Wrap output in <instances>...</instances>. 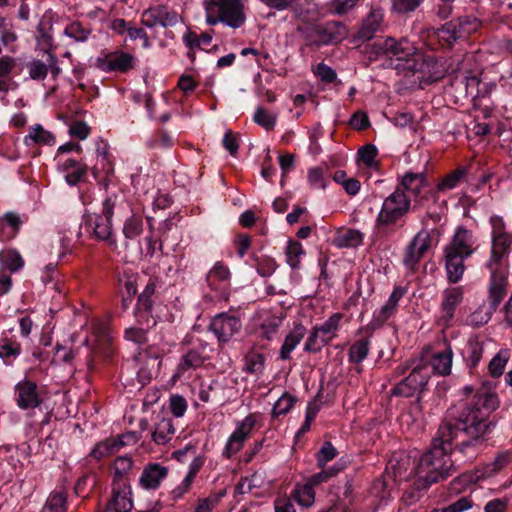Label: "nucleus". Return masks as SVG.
Masks as SVG:
<instances>
[{
  "label": "nucleus",
  "instance_id": "obj_26",
  "mask_svg": "<svg viewBox=\"0 0 512 512\" xmlns=\"http://www.w3.org/2000/svg\"><path fill=\"white\" fill-rule=\"evenodd\" d=\"M452 357L450 349L436 353L430 361L433 371L439 375H448L452 368Z\"/></svg>",
  "mask_w": 512,
  "mask_h": 512
},
{
  "label": "nucleus",
  "instance_id": "obj_4",
  "mask_svg": "<svg viewBox=\"0 0 512 512\" xmlns=\"http://www.w3.org/2000/svg\"><path fill=\"white\" fill-rule=\"evenodd\" d=\"M452 428L465 433L471 438L470 441H463L459 447L461 453L466 454L467 450L474 447L475 441L483 438L489 431L491 423L488 420L487 413L479 407H467L463 410L456 425Z\"/></svg>",
  "mask_w": 512,
  "mask_h": 512
},
{
  "label": "nucleus",
  "instance_id": "obj_2",
  "mask_svg": "<svg viewBox=\"0 0 512 512\" xmlns=\"http://www.w3.org/2000/svg\"><path fill=\"white\" fill-rule=\"evenodd\" d=\"M511 243L512 234L510 233L492 237L491 255L486 262V267L490 271L489 305H484L479 310V313L483 312L488 319L492 317L493 311L497 309L507 294L508 271L505 259Z\"/></svg>",
  "mask_w": 512,
  "mask_h": 512
},
{
  "label": "nucleus",
  "instance_id": "obj_17",
  "mask_svg": "<svg viewBox=\"0 0 512 512\" xmlns=\"http://www.w3.org/2000/svg\"><path fill=\"white\" fill-rule=\"evenodd\" d=\"M512 463V450L501 451L490 462L477 470L478 479H488L502 472Z\"/></svg>",
  "mask_w": 512,
  "mask_h": 512
},
{
  "label": "nucleus",
  "instance_id": "obj_15",
  "mask_svg": "<svg viewBox=\"0 0 512 512\" xmlns=\"http://www.w3.org/2000/svg\"><path fill=\"white\" fill-rule=\"evenodd\" d=\"M15 391V400L21 409H33L41 403L37 385L31 380L25 378L18 382L15 386Z\"/></svg>",
  "mask_w": 512,
  "mask_h": 512
},
{
  "label": "nucleus",
  "instance_id": "obj_58",
  "mask_svg": "<svg viewBox=\"0 0 512 512\" xmlns=\"http://www.w3.org/2000/svg\"><path fill=\"white\" fill-rule=\"evenodd\" d=\"M170 409L174 416L182 417L186 412L187 402L182 396H172L170 399Z\"/></svg>",
  "mask_w": 512,
  "mask_h": 512
},
{
  "label": "nucleus",
  "instance_id": "obj_55",
  "mask_svg": "<svg viewBox=\"0 0 512 512\" xmlns=\"http://www.w3.org/2000/svg\"><path fill=\"white\" fill-rule=\"evenodd\" d=\"M147 331L139 325H133L126 329L125 337L135 343H143L147 340Z\"/></svg>",
  "mask_w": 512,
  "mask_h": 512
},
{
  "label": "nucleus",
  "instance_id": "obj_21",
  "mask_svg": "<svg viewBox=\"0 0 512 512\" xmlns=\"http://www.w3.org/2000/svg\"><path fill=\"white\" fill-rule=\"evenodd\" d=\"M445 252V267L447 271L448 280L451 283H457L461 280L464 271V260L468 258L467 256L457 254L448 250H444Z\"/></svg>",
  "mask_w": 512,
  "mask_h": 512
},
{
  "label": "nucleus",
  "instance_id": "obj_53",
  "mask_svg": "<svg viewBox=\"0 0 512 512\" xmlns=\"http://www.w3.org/2000/svg\"><path fill=\"white\" fill-rule=\"evenodd\" d=\"M314 74L323 82L331 83L336 79V72L326 65L319 63L313 68Z\"/></svg>",
  "mask_w": 512,
  "mask_h": 512
},
{
  "label": "nucleus",
  "instance_id": "obj_40",
  "mask_svg": "<svg viewBox=\"0 0 512 512\" xmlns=\"http://www.w3.org/2000/svg\"><path fill=\"white\" fill-rule=\"evenodd\" d=\"M203 364V358L197 351H190L184 355L178 365V375L189 369H195Z\"/></svg>",
  "mask_w": 512,
  "mask_h": 512
},
{
  "label": "nucleus",
  "instance_id": "obj_35",
  "mask_svg": "<svg viewBox=\"0 0 512 512\" xmlns=\"http://www.w3.org/2000/svg\"><path fill=\"white\" fill-rule=\"evenodd\" d=\"M467 171L464 168H457L444 177L441 182L437 185V190L440 192H445L451 189H454L461 180L464 179Z\"/></svg>",
  "mask_w": 512,
  "mask_h": 512
},
{
  "label": "nucleus",
  "instance_id": "obj_11",
  "mask_svg": "<svg viewBox=\"0 0 512 512\" xmlns=\"http://www.w3.org/2000/svg\"><path fill=\"white\" fill-rule=\"evenodd\" d=\"M180 19L177 12L159 5L145 10L141 16V23L148 28L156 26L166 28L176 25Z\"/></svg>",
  "mask_w": 512,
  "mask_h": 512
},
{
  "label": "nucleus",
  "instance_id": "obj_38",
  "mask_svg": "<svg viewBox=\"0 0 512 512\" xmlns=\"http://www.w3.org/2000/svg\"><path fill=\"white\" fill-rule=\"evenodd\" d=\"M123 234L126 239L133 240L143 232V220L141 217L132 215L124 223Z\"/></svg>",
  "mask_w": 512,
  "mask_h": 512
},
{
  "label": "nucleus",
  "instance_id": "obj_19",
  "mask_svg": "<svg viewBox=\"0 0 512 512\" xmlns=\"http://www.w3.org/2000/svg\"><path fill=\"white\" fill-rule=\"evenodd\" d=\"M384 22V12L381 8H371L370 12L363 19L358 31V38L361 40H370L375 33L379 31Z\"/></svg>",
  "mask_w": 512,
  "mask_h": 512
},
{
  "label": "nucleus",
  "instance_id": "obj_24",
  "mask_svg": "<svg viewBox=\"0 0 512 512\" xmlns=\"http://www.w3.org/2000/svg\"><path fill=\"white\" fill-rule=\"evenodd\" d=\"M305 334V328L301 324L295 325L293 330L286 336L280 349V357L283 360L290 358L291 352L297 347Z\"/></svg>",
  "mask_w": 512,
  "mask_h": 512
},
{
  "label": "nucleus",
  "instance_id": "obj_32",
  "mask_svg": "<svg viewBox=\"0 0 512 512\" xmlns=\"http://www.w3.org/2000/svg\"><path fill=\"white\" fill-rule=\"evenodd\" d=\"M462 299V290L459 287L446 290L444 294V300L442 303V309L445 313V317L452 318L455 307L460 303Z\"/></svg>",
  "mask_w": 512,
  "mask_h": 512
},
{
  "label": "nucleus",
  "instance_id": "obj_8",
  "mask_svg": "<svg viewBox=\"0 0 512 512\" xmlns=\"http://www.w3.org/2000/svg\"><path fill=\"white\" fill-rule=\"evenodd\" d=\"M378 45L385 54L395 56L399 60H407L408 65L406 69L414 73L424 72L427 63L423 60L421 55H416L415 59H413V63H409L408 57L415 54V48L407 40L403 39L397 41L392 37H388Z\"/></svg>",
  "mask_w": 512,
  "mask_h": 512
},
{
  "label": "nucleus",
  "instance_id": "obj_12",
  "mask_svg": "<svg viewBox=\"0 0 512 512\" xmlns=\"http://www.w3.org/2000/svg\"><path fill=\"white\" fill-rule=\"evenodd\" d=\"M133 55L121 50L97 58L96 64L104 72H127L134 67Z\"/></svg>",
  "mask_w": 512,
  "mask_h": 512
},
{
  "label": "nucleus",
  "instance_id": "obj_48",
  "mask_svg": "<svg viewBox=\"0 0 512 512\" xmlns=\"http://www.w3.org/2000/svg\"><path fill=\"white\" fill-rule=\"evenodd\" d=\"M303 254L302 245L299 242H289L286 248L287 263L292 268H297L300 263V257Z\"/></svg>",
  "mask_w": 512,
  "mask_h": 512
},
{
  "label": "nucleus",
  "instance_id": "obj_31",
  "mask_svg": "<svg viewBox=\"0 0 512 512\" xmlns=\"http://www.w3.org/2000/svg\"><path fill=\"white\" fill-rule=\"evenodd\" d=\"M293 497L298 505L310 507L315 501V492L311 483L297 485L293 491Z\"/></svg>",
  "mask_w": 512,
  "mask_h": 512
},
{
  "label": "nucleus",
  "instance_id": "obj_47",
  "mask_svg": "<svg viewBox=\"0 0 512 512\" xmlns=\"http://www.w3.org/2000/svg\"><path fill=\"white\" fill-rule=\"evenodd\" d=\"M295 403L294 397L289 394H283L274 404L272 415L274 417L288 413Z\"/></svg>",
  "mask_w": 512,
  "mask_h": 512
},
{
  "label": "nucleus",
  "instance_id": "obj_54",
  "mask_svg": "<svg viewBox=\"0 0 512 512\" xmlns=\"http://www.w3.org/2000/svg\"><path fill=\"white\" fill-rule=\"evenodd\" d=\"M336 455V448L330 442L324 443L317 456L319 466L324 467L329 461L335 458Z\"/></svg>",
  "mask_w": 512,
  "mask_h": 512
},
{
  "label": "nucleus",
  "instance_id": "obj_20",
  "mask_svg": "<svg viewBox=\"0 0 512 512\" xmlns=\"http://www.w3.org/2000/svg\"><path fill=\"white\" fill-rule=\"evenodd\" d=\"M168 470L166 467L153 463L146 466L139 478L142 488L146 490L157 489L163 479L167 476Z\"/></svg>",
  "mask_w": 512,
  "mask_h": 512
},
{
  "label": "nucleus",
  "instance_id": "obj_1",
  "mask_svg": "<svg viewBox=\"0 0 512 512\" xmlns=\"http://www.w3.org/2000/svg\"><path fill=\"white\" fill-rule=\"evenodd\" d=\"M457 438V431L450 423H444L433 438L430 449L422 455L416 467L415 474L419 480L430 485L443 479L452 467L450 453L452 443Z\"/></svg>",
  "mask_w": 512,
  "mask_h": 512
},
{
  "label": "nucleus",
  "instance_id": "obj_42",
  "mask_svg": "<svg viewBox=\"0 0 512 512\" xmlns=\"http://www.w3.org/2000/svg\"><path fill=\"white\" fill-rule=\"evenodd\" d=\"M483 345L478 341H470L465 350V359L469 367H475L478 365L483 354Z\"/></svg>",
  "mask_w": 512,
  "mask_h": 512
},
{
  "label": "nucleus",
  "instance_id": "obj_60",
  "mask_svg": "<svg viewBox=\"0 0 512 512\" xmlns=\"http://www.w3.org/2000/svg\"><path fill=\"white\" fill-rule=\"evenodd\" d=\"M69 133L80 140H84L90 134V127L83 121H76L70 126Z\"/></svg>",
  "mask_w": 512,
  "mask_h": 512
},
{
  "label": "nucleus",
  "instance_id": "obj_34",
  "mask_svg": "<svg viewBox=\"0 0 512 512\" xmlns=\"http://www.w3.org/2000/svg\"><path fill=\"white\" fill-rule=\"evenodd\" d=\"M277 113L268 112L265 108L257 107L253 120L256 124L270 131L273 130L277 122Z\"/></svg>",
  "mask_w": 512,
  "mask_h": 512
},
{
  "label": "nucleus",
  "instance_id": "obj_13",
  "mask_svg": "<svg viewBox=\"0 0 512 512\" xmlns=\"http://www.w3.org/2000/svg\"><path fill=\"white\" fill-rule=\"evenodd\" d=\"M256 422V416L250 414L244 420L237 423L236 429L228 438L225 446L224 454L227 457H231L242 449Z\"/></svg>",
  "mask_w": 512,
  "mask_h": 512
},
{
  "label": "nucleus",
  "instance_id": "obj_9",
  "mask_svg": "<svg viewBox=\"0 0 512 512\" xmlns=\"http://www.w3.org/2000/svg\"><path fill=\"white\" fill-rule=\"evenodd\" d=\"M115 203L111 198H107L103 202V208L101 214H94L89 216L87 224L93 230L96 238L107 241L109 245L115 246V240L111 239L112 235V223L111 218L113 216Z\"/></svg>",
  "mask_w": 512,
  "mask_h": 512
},
{
  "label": "nucleus",
  "instance_id": "obj_33",
  "mask_svg": "<svg viewBox=\"0 0 512 512\" xmlns=\"http://www.w3.org/2000/svg\"><path fill=\"white\" fill-rule=\"evenodd\" d=\"M362 241L363 234L354 229L345 230L335 238V244L338 247H357Z\"/></svg>",
  "mask_w": 512,
  "mask_h": 512
},
{
  "label": "nucleus",
  "instance_id": "obj_3",
  "mask_svg": "<svg viewBox=\"0 0 512 512\" xmlns=\"http://www.w3.org/2000/svg\"><path fill=\"white\" fill-rule=\"evenodd\" d=\"M246 0H209L205 3L206 22L209 25L223 23L238 29L246 22Z\"/></svg>",
  "mask_w": 512,
  "mask_h": 512
},
{
  "label": "nucleus",
  "instance_id": "obj_23",
  "mask_svg": "<svg viewBox=\"0 0 512 512\" xmlns=\"http://www.w3.org/2000/svg\"><path fill=\"white\" fill-rule=\"evenodd\" d=\"M240 322H209L207 331L215 336L218 341H228L240 328Z\"/></svg>",
  "mask_w": 512,
  "mask_h": 512
},
{
  "label": "nucleus",
  "instance_id": "obj_50",
  "mask_svg": "<svg viewBox=\"0 0 512 512\" xmlns=\"http://www.w3.org/2000/svg\"><path fill=\"white\" fill-rule=\"evenodd\" d=\"M264 368V357L261 354L252 353L245 357V370L250 373H259Z\"/></svg>",
  "mask_w": 512,
  "mask_h": 512
},
{
  "label": "nucleus",
  "instance_id": "obj_51",
  "mask_svg": "<svg viewBox=\"0 0 512 512\" xmlns=\"http://www.w3.org/2000/svg\"><path fill=\"white\" fill-rule=\"evenodd\" d=\"M308 182L313 189H325L326 179L323 170L319 167H314L308 171Z\"/></svg>",
  "mask_w": 512,
  "mask_h": 512
},
{
  "label": "nucleus",
  "instance_id": "obj_59",
  "mask_svg": "<svg viewBox=\"0 0 512 512\" xmlns=\"http://www.w3.org/2000/svg\"><path fill=\"white\" fill-rule=\"evenodd\" d=\"M267 7L274 9L276 11H285L291 8H294V5L299 0H259Z\"/></svg>",
  "mask_w": 512,
  "mask_h": 512
},
{
  "label": "nucleus",
  "instance_id": "obj_5",
  "mask_svg": "<svg viewBox=\"0 0 512 512\" xmlns=\"http://www.w3.org/2000/svg\"><path fill=\"white\" fill-rule=\"evenodd\" d=\"M428 358L422 355L418 359H413L402 369V373L406 369H411L410 374L403 379L393 390L394 395L410 397L416 392L422 391L430 378V368Z\"/></svg>",
  "mask_w": 512,
  "mask_h": 512
},
{
  "label": "nucleus",
  "instance_id": "obj_44",
  "mask_svg": "<svg viewBox=\"0 0 512 512\" xmlns=\"http://www.w3.org/2000/svg\"><path fill=\"white\" fill-rule=\"evenodd\" d=\"M358 160L361 161L366 167L373 168L377 166L375 158L377 156V149L373 144H366L358 150Z\"/></svg>",
  "mask_w": 512,
  "mask_h": 512
},
{
  "label": "nucleus",
  "instance_id": "obj_6",
  "mask_svg": "<svg viewBox=\"0 0 512 512\" xmlns=\"http://www.w3.org/2000/svg\"><path fill=\"white\" fill-rule=\"evenodd\" d=\"M479 22L472 16L458 17L435 29L434 34L443 45L451 46L456 41L467 38L476 32Z\"/></svg>",
  "mask_w": 512,
  "mask_h": 512
},
{
  "label": "nucleus",
  "instance_id": "obj_41",
  "mask_svg": "<svg viewBox=\"0 0 512 512\" xmlns=\"http://www.w3.org/2000/svg\"><path fill=\"white\" fill-rule=\"evenodd\" d=\"M64 34L74 41L83 42L90 35V29L84 27L80 22L74 21L65 27Z\"/></svg>",
  "mask_w": 512,
  "mask_h": 512
},
{
  "label": "nucleus",
  "instance_id": "obj_37",
  "mask_svg": "<svg viewBox=\"0 0 512 512\" xmlns=\"http://www.w3.org/2000/svg\"><path fill=\"white\" fill-rule=\"evenodd\" d=\"M41 512H66V495L62 492H52Z\"/></svg>",
  "mask_w": 512,
  "mask_h": 512
},
{
  "label": "nucleus",
  "instance_id": "obj_63",
  "mask_svg": "<svg viewBox=\"0 0 512 512\" xmlns=\"http://www.w3.org/2000/svg\"><path fill=\"white\" fill-rule=\"evenodd\" d=\"M460 84L465 85V92L467 96L475 98L478 95L480 80L476 76L465 77L464 80L460 81Z\"/></svg>",
  "mask_w": 512,
  "mask_h": 512
},
{
  "label": "nucleus",
  "instance_id": "obj_46",
  "mask_svg": "<svg viewBox=\"0 0 512 512\" xmlns=\"http://www.w3.org/2000/svg\"><path fill=\"white\" fill-rule=\"evenodd\" d=\"M369 347L366 340L357 341L349 351L350 360L354 363L362 362L368 355Z\"/></svg>",
  "mask_w": 512,
  "mask_h": 512
},
{
  "label": "nucleus",
  "instance_id": "obj_22",
  "mask_svg": "<svg viewBox=\"0 0 512 512\" xmlns=\"http://www.w3.org/2000/svg\"><path fill=\"white\" fill-rule=\"evenodd\" d=\"M231 272L229 267L222 261H217L206 275V282L210 289L217 290L221 282H229Z\"/></svg>",
  "mask_w": 512,
  "mask_h": 512
},
{
  "label": "nucleus",
  "instance_id": "obj_62",
  "mask_svg": "<svg viewBox=\"0 0 512 512\" xmlns=\"http://www.w3.org/2000/svg\"><path fill=\"white\" fill-rule=\"evenodd\" d=\"M2 223H6L13 232V235L18 232L22 225V220L20 216L15 212H7L4 214L2 219H0V225Z\"/></svg>",
  "mask_w": 512,
  "mask_h": 512
},
{
  "label": "nucleus",
  "instance_id": "obj_57",
  "mask_svg": "<svg viewBox=\"0 0 512 512\" xmlns=\"http://www.w3.org/2000/svg\"><path fill=\"white\" fill-rule=\"evenodd\" d=\"M20 349L14 344H5L0 346V358L6 364H11L13 360L19 355Z\"/></svg>",
  "mask_w": 512,
  "mask_h": 512
},
{
  "label": "nucleus",
  "instance_id": "obj_45",
  "mask_svg": "<svg viewBox=\"0 0 512 512\" xmlns=\"http://www.w3.org/2000/svg\"><path fill=\"white\" fill-rule=\"evenodd\" d=\"M0 256L2 257L3 266L11 272L18 271L24 265V261L17 251L9 250Z\"/></svg>",
  "mask_w": 512,
  "mask_h": 512
},
{
  "label": "nucleus",
  "instance_id": "obj_29",
  "mask_svg": "<svg viewBox=\"0 0 512 512\" xmlns=\"http://www.w3.org/2000/svg\"><path fill=\"white\" fill-rule=\"evenodd\" d=\"M63 169L66 171V181L70 185L77 184L86 172V167L74 159L66 160Z\"/></svg>",
  "mask_w": 512,
  "mask_h": 512
},
{
  "label": "nucleus",
  "instance_id": "obj_10",
  "mask_svg": "<svg viewBox=\"0 0 512 512\" xmlns=\"http://www.w3.org/2000/svg\"><path fill=\"white\" fill-rule=\"evenodd\" d=\"M432 245L431 233L428 229H421L405 249L403 263L413 270Z\"/></svg>",
  "mask_w": 512,
  "mask_h": 512
},
{
  "label": "nucleus",
  "instance_id": "obj_49",
  "mask_svg": "<svg viewBox=\"0 0 512 512\" xmlns=\"http://www.w3.org/2000/svg\"><path fill=\"white\" fill-rule=\"evenodd\" d=\"M28 73L33 80H43L46 78L48 73L47 64L40 60H33L27 64Z\"/></svg>",
  "mask_w": 512,
  "mask_h": 512
},
{
  "label": "nucleus",
  "instance_id": "obj_30",
  "mask_svg": "<svg viewBox=\"0 0 512 512\" xmlns=\"http://www.w3.org/2000/svg\"><path fill=\"white\" fill-rule=\"evenodd\" d=\"M401 184L405 190L418 195L426 185V177L423 173L408 172L403 176Z\"/></svg>",
  "mask_w": 512,
  "mask_h": 512
},
{
  "label": "nucleus",
  "instance_id": "obj_7",
  "mask_svg": "<svg viewBox=\"0 0 512 512\" xmlns=\"http://www.w3.org/2000/svg\"><path fill=\"white\" fill-rule=\"evenodd\" d=\"M409 208V198L403 190L396 189L384 200L377 223L381 226L394 224L409 211Z\"/></svg>",
  "mask_w": 512,
  "mask_h": 512
},
{
  "label": "nucleus",
  "instance_id": "obj_14",
  "mask_svg": "<svg viewBox=\"0 0 512 512\" xmlns=\"http://www.w3.org/2000/svg\"><path fill=\"white\" fill-rule=\"evenodd\" d=\"M314 39L310 44L329 45L341 42L347 36V28L344 24L331 21L323 26H319L313 31Z\"/></svg>",
  "mask_w": 512,
  "mask_h": 512
},
{
  "label": "nucleus",
  "instance_id": "obj_27",
  "mask_svg": "<svg viewBox=\"0 0 512 512\" xmlns=\"http://www.w3.org/2000/svg\"><path fill=\"white\" fill-rule=\"evenodd\" d=\"M406 290L401 286L394 287L393 291L389 295L387 301L382 305L379 310V317L390 318L394 316L398 302L405 295Z\"/></svg>",
  "mask_w": 512,
  "mask_h": 512
},
{
  "label": "nucleus",
  "instance_id": "obj_28",
  "mask_svg": "<svg viewBox=\"0 0 512 512\" xmlns=\"http://www.w3.org/2000/svg\"><path fill=\"white\" fill-rule=\"evenodd\" d=\"M126 491H118L113 494L107 504L108 512H130L133 507L131 498Z\"/></svg>",
  "mask_w": 512,
  "mask_h": 512
},
{
  "label": "nucleus",
  "instance_id": "obj_25",
  "mask_svg": "<svg viewBox=\"0 0 512 512\" xmlns=\"http://www.w3.org/2000/svg\"><path fill=\"white\" fill-rule=\"evenodd\" d=\"M175 428L171 419L162 418L155 427L152 437L155 443L164 445L171 440Z\"/></svg>",
  "mask_w": 512,
  "mask_h": 512
},
{
  "label": "nucleus",
  "instance_id": "obj_64",
  "mask_svg": "<svg viewBox=\"0 0 512 512\" xmlns=\"http://www.w3.org/2000/svg\"><path fill=\"white\" fill-rule=\"evenodd\" d=\"M369 124L367 114L362 111L355 112L350 119V125L356 130H363L367 128Z\"/></svg>",
  "mask_w": 512,
  "mask_h": 512
},
{
  "label": "nucleus",
  "instance_id": "obj_56",
  "mask_svg": "<svg viewBox=\"0 0 512 512\" xmlns=\"http://www.w3.org/2000/svg\"><path fill=\"white\" fill-rule=\"evenodd\" d=\"M392 7L399 13H408L414 11L423 0H391Z\"/></svg>",
  "mask_w": 512,
  "mask_h": 512
},
{
  "label": "nucleus",
  "instance_id": "obj_52",
  "mask_svg": "<svg viewBox=\"0 0 512 512\" xmlns=\"http://www.w3.org/2000/svg\"><path fill=\"white\" fill-rule=\"evenodd\" d=\"M155 284L153 282H149L143 292L140 294L138 298V309L140 310H149L152 305L151 297L155 292Z\"/></svg>",
  "mask_w": 512,
  "mask_h": 512
},
{
  "label": "nucleus",
  "instance_id": "obj_43",
  "mask_svg": "<svg viewBox=\"0 0 512 512\" xmlns=\"http://www.w3.org/2000/svg\"><path fill=\"white\" fill-rule=\"evenodd\" d=\"M117 449V443L114 438L106 439L93 448L91 451V456H93L95 459L100 460L102 458H105L112 453L116 452Z\"/></svg>",
  "mask_w": 512,
  "mask_h": 512
},
{
  "label": "nucleus",
  "instance_id": "obj_61",
  "mask_svg": "<svg viewBox=\"0 0 512 512\" xmlns=\"http://www.w3.org/2000/svg\"><path fill=\"white\" fill-rule=\"evenodd\" d=\"M133 465V461L131 458L126 456L118 457L114 462V471L115 474L119 477L125 475Z\"/></svg>",
  "mask_w": 512,
  "mask_h": 512
},
{
  "label": "nucleus",
  "instance_id": "obj_36",
  "mask_svg": "<svg viewBox=\"0 0 512 512\" xmlns=\"http://www.w3.org/2000/svg\"><path fill=\"white\" fill-rule=\"evenodd\" d=\"M30 139L34 143L44 144V145H53L55 143V137L52 133L44 128L36 124L32 126L29 130L28 136H26V140Z\"/></svg>",
  "mask_w": 512,
  "mask_h": 512
},
{
  "label": "nucleus",
  "instance_id": "obj_39",
  "mask_svg": "<svg viewBox=\"0 0 512 512\" xmlns=\"http://www.w3.org/2000/svg\"><path fill=\"white\" fill-rule=\"evenodd\" d=\"M509 360L508 350H500L490 361L488 365L489 373L492 377H499L503 374L505 366Z\"/></svg>",
  "mask_w": 512,
  "mask_h": 512
},
{
  "label": "nucleus",
  "instance_id": "obj_18",
  "mask_svg": "<svg viewBox=\"0 0 512 512\" xmlns=\"http://www.w3.org/2000/svg\"><path fill=\"white\" fill-rule=\"evenodd\" d=\"M337 328V322H324L315 327L305 344V349L308 351L320 349L334 337Z\"/></svg>",
  "mask_w": 512,
  "mask_h": 512
},
{
  "label": "nucleus",
  "instance_id": "obj_16",
  "mask_svg": "<svg viewBox=\"0 0 512 512\" xmlns=\"http://www.w3.org/2000/svg\"><path fill=\"white\" fill-rule=\"evenodd\" d=\"M474 243L475 240L472 232L463 227H459L445 249L469 257L474 253Z\"/></svg>",
  "mask_w": 512,
  "mask_h": 512
}]
</instances>
